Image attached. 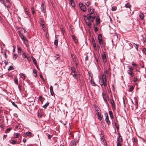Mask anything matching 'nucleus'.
Instances as JSON below:
<instances>
[{"mask_svg":"<svg viewBox=\"0 0 146 146\" xmlns=\"http://www.w3.org/2000/svg\"><path fill=\"white\" fill-rule=\"evenodd\" d=\"M105 115L106 116V118L105 119H109L107 113L105 114Z\"/></svg>","mask_w":146,"mask_h":146,"instance_id":"nucleus-64","label":"nucleus"},{"mask_svg":"<svg viewBox=\"0 0 146 146\" xmlns=\"http://www.w3.org/2000/svg\"><path fill=\"white\" fill-rule=\"evenodd\" d=\"M96 16L95 15H94V17L93 18L92 16H91L89 14H88L87 15L86 17L88 19L89 21V22H93L94 19L95 17Z\"/></svg>","mask_w":146,"mask_h":146,"instance_id":"nucleus-3","label":"nucleus"},{"mask_svg":"<svg viewBox=\"0 0 146 146\" xmlns=\"http://www.w3.org/2000/svg\"><path fill=\"white\" fill-rule=\"evenodd\" d=\"M110 103H111V104L112 106H114V101L113 100L111 99L110 100Z\"/></svg>","mask_w":146,"mask_h":146,"instance_id":"nucleus-33","label":"nucleus"},{"mask_svg":"<svg viewBox=\"0 0 146 146\" xmlns=\"http://www.w3.org/2000/svg\"><path fill=\"white\" fill-rule=\"evenodd\" d=\"M134 89V87L132 86H131L129 88V92H131Z\"/></svg>","mask_w":146,"mask_h":146,"instance_id":"nucleus-35","label":"nucleus"},{"mask_svg":"<svg viewBox=\"0 0 146 146\" xmlns=\"http://www.w3.org/2000/svg\"><path fill=\"white\" fill-rule=\"evenodd\" d=\"M69 4L70 5H71V6L73 7H75V4L73 0H70L69 1Z\"/></svg>","mask_w":146,"mask_h":146,"instance_id":"nucleus-9","label":"nucleus"},{"mask_svg":"<svg viewBox=\"0 0 146 146\" xmlns=\"http://www.w3.org/2000/svg\"><path fill=\"white\" fill-rule=\"evenodd\" d=\"M102 35L100 34H99L98 35V40H102Z\"/></svg>","mask_w":146,"mask_h":146,"instance_id":"nucleus-27","label":"nucleus"},{"mask_svg":"<svg viewBox=\"0 0 146 146\" xmlns=\"http://www.w3.org/2000/svg\"><path fill=\"white\" fill-rule=\"evenodd\" d=\"M96 111H97L98 116H99V115L101 114V113L100 112V111H99L98 110H97H97H96Z\"/></svg>","mask_w":146,"mask_h":146,"instance_id":"nucleus-61","label":"nucleus"},{"mask_svg":"<svg viewBox=\"0 0 146 146\" xmlns=\"http://www.w3.org/2000/svg\"><path fill=\"white\" fill-rule=\"evenodd\" d=\"M128 73L130 75V76H133V73L132 72V71H129V72H128Z\"/></svg>","mask_w":146,"mask_h":146,"instance_id":"nucleus-38","label":"nucleus"},{"mask_svg":"<svg viewBox=\"0 0 146 146\" xmlns=\"http://www.w3.org/2000/svg\"><path fill=\"white\" fill-rule=\"evenodd\" d=\"M49 104V102H47L43 106V107L44 108H46L47 107L48 105Z\"/></svg>","mask_w":146,"mask_h":146,"instance_id":"nucleus-26","label":"nucleus"},{"mask_svg":"<svg viewBox=\"0 0 146 146\" xmlns=\"http://www.w3.org/2000/svg\"><path fill=\"white\" fill-rule=\"evenodd\" d=\"M94 57L96 61L98 63V56H95Z\"/></svg>","mask_w":146,"mask_h":146,"instance_id":"nucleus-46","label":"nucleus"},{"mask_svg":"<svg viewBox=\"0 0 146 146\" xmlns=\"http://www.w3.org/2000/svg\"><path fill=\"white\" fill-rule=\"evenodd\" d=\"M121 142H118L117 144V146H121Z\"/></svg>","mask_w":146,"mask_h":146,"instance_id":"nucleus-60","label":"nucleus"},{"mask_svg":"<svg viewBox=\"0 0 146 146\" xmlns=\"http://www.w3.org/2000/svg\"><path fill=\"white\" fill-rule=\"evenodd\" d=\"M33 73L34 74V76L36 77L37 76L36 71L35 69H34L33 71Z\"/></svg>","mask_w":146,"mask_h":146,"instance_id":"nucleus-34","label":"nucleus"},{"mask_svg":"<svg viewBox=\"0 0 146 146\" xmlns=\"http://www.w3.org/2000/svg\"><path fill=\"white\" fill-rule=\"evenodd\" d=\"M102 142H103V144L105 146H107V144L106 143V141L105 140V139L103 140Z\"/></svg>","mask_w":146,"mask_h":146,"instance_id":"nucleus-39","label":"nucleus"},{"mask_svg":"<svg viewBox=\"0 0 146 146\" xmlns=\"http://www.w3.org/2000/svg\"><path fill=\"white\" fill-rule=\"evenodd\" d=\"M32 58L33 60V62L34 63L35 65V66H36L37 68H38V67L37 65V63L36 62V60L35 58H34L33 57H32Z\"/></svg>","mask_w":146,"mask_h":146,"instance_id":"nucleus-11","label":"nucleus"},{"mask_svg":"<svg viewBox=\"0 0 146 146\" xmlns=\"http://www.w3.org/2000/svg\"><path fill=\"white\" fill-rule=\"evenodd\" d=\"M46 135H47L48 138L49 139H50V138L52 137L53 135L52 134H51V135H49L48 133H46Z\"/></svg>","mask_w":146,"mask_h":146,"instance_id":"nucleus-24","label":"nucleus"},{"mask_svg":"<svg viewBox=\"0 0 146 146\" xmlns=\"http://www.w3.org/2000/svg\"><path fill=\"white\" fill-rule=\"evenodd\" d=\"M128 68L129 69V71H132L133 70V69L130 66H128Z\"/></svg>","mask_w":146,"mask_h":146,"instance_id":"nucleus-37","label":"nucleus"},{"mask_svg":"<svg viewBox=\"0 0 146 146\" xmlns=\"http://www.w3.org/2000/svg\"><path fill=\"white\" fill-rule=\"evenodd\" d=\"M88 11L89 13L90 14H93L94 12V9L92 7H90L88 9Z\"/></svg>","mask_w":146,"mask_h":146,"instance_id":"nucleus-10","label":"nucleus"},{"mask_svg":"<svg viewBox=\"0 0 146 146\" xmlns=\"http://www.w3.org/2000/svg\"><path fill=\"white\" fill-rule=\"evenodd\" d=\"M143 52L145 54H146V49L145 48H144L142 50Z\"/></svg>","mask_w":146,"mask_h":146,"instance_id":"nucleus-55","label":"nucleus"},{"mask_svg":"<svg viewBox=\"0 0 146 146\" xmlns=\"http://www.w3.org/2000/svg\"><path fill=\"white\" fill-rule=\"evenodd\" d=\"M58 40H55L54 42V44L56 45H58Z\"/></svg>","mask_w":146,"mask_h":146,"instance_id":"nucleus-53","label":"nucleus"},{"mask_svg":"<svg viewBox=\"0 0 146 146\" xmlns=\"http://www.w3.org/2000/svg\"><path fill=\"white\" fill-rule=\"evenodd\" d=\"M96 22L98 23V24H99L100 23V19L99 18H98V17H97L96 18Z\"/></svg>","mask_w":146,"mask_h":146,"instance_id":"nucleus-40","label":"nucleus"},{"mask_svg":"<svg viewBox=\"0 0 146 146\" xmlns=\"http://www.w3.org/2000/svg\"><path fill=\"white\" fill-rule=\"evenodd\" d=\"M22 56L23 58H25L27 57L26 54L25 53L23 54Z\"/></svg>","mask_w":146,"mask_h":146,"instance_id":"nucleus-52","label":"nucleus"},{"mask_svg":"<svg viewBox=\"0 0 146 146\" xmlns=\"http://www.w3.org/2000/svg\"><path fill=\"white\" fill-rule=\"evenodd\" d=\"M14 82L15 83L17 84V85L18 84V80L17 78H15L14 79Z\"/></svg>","mask_w":146,"mask_h":146,"instance_id":"nucleus-49","label":"nucleus"},{"mask_svg":"<svg viewBox=\"0 0 146 146\" xmlns=\"http://www.w3.org/2000/svg\"><path fill=\"white\" fill-rule=\"evenodd\" d=\"M106 122L108 124V125H110V121H109V119H105Z\"/></svg>","mask_w":146,"mask_h":146,"instance_id":"nucleus-41","label":"nucleus"},{"mask_svg":"<svg viewBox=\"0 0 146 146\" xmlns=\"http://www.w3.org/2000/svg\"><path fill=\"white\" fill-rule=\"evenodd\" d=\"M41 25L42 26V27L43 28L45 27V26L44 25V24L42 22V23H40Z\"/></svg>","mask_w":146,"mask_h":146,"instance_id":"nucleus-59","label":"nucleus"},{"mask_svg":"<svg viewBox=\"0 0 146 146\" xmlns=\"http://www.w3.org/2000/svg\"><path fill=\"white\" fill-rule=\"evenodd\" d=\"M19 35L21 38L23 40H25V39L24 38V36L22 35V34L21 33H20L19 34Z\"/></svg>","mask_w":146,"mask_h":146,"instance_id":"nucleus-25","label":"nucleus"},{"mask_svg":"<svg viewBox=\"0 0 146 146\" xmlns=\"http://www.w3.org/2000/svg\"><path fill=\"white\" fill-rule=\"evenodd\" d=\"M71 58L72 59V61L74 62H75L76 61V59L75 58V56L73 54H71Z\"/></svg>","mask_w":146,"mask_h":146,"instance_id":"nucleus-15","label":"nucleus"},{"mask_svg":"<svg viewBox=\"0 0 146 146\" xmlns=\"http://www.w3.org/2000/svg\"><path fill=\"white\" fill-rule=\"evenodd\" d=\"M116 7H112L111 10L112 11H114L116 10Z\"/></svg>","mask_w":146,"mask_h":146,"instance_id":"nucleus-54","label":"nucleus"},{"mask_svg":"<svg viewBox=\"0 0 146 146\" xmlns=\"http://www.w3.org/2000/svg\"><path fill=\"white\" fill-rule=\"evenodd\" d=\"M11 103H12V105L13 106H15L16 107H17V105L15 104V103L14 102H12Z\"/></svg>","mask_w":146,"mask_h":146,"instance_id":"nucleus-50","label":"nucleus"},{"mask_svg":"<svg viewBox=\"0 0 146 146\" xmlns=\"http://www.w3.org/2000/svg\"><path fill=\"white\" fill-rule=\"evenodd\" d=\"M85 21L86 22V24L90 22H89V21L87 18L86 19H85Z\"/></svg>","mask_w":146,"mask_h":146,"instance_id":"nucleus-58","label":"nucleus"},{"mask_svg":"<svg viewBox=\"0 0 146 146\" xmlns=\"http://www.w3.org/2000/svg\"><path fill=\"white\" fill-rule=\"evenodd\" d=\"M16 142H17V141H16L13 140L9 141L10 143L12 144H15Z\"/></svg>","mask_w":146,"mask_h":146,"instance_id":"nucleus-29","label":"nucleus"},{"mask_svg":"<svg viewBox=\"0 0 146 146\" xmlns=\"http://www.w3.org/2000/svg\"><path fill=\"white\" fill-rule=\"evenodd\" d=\"M19 75L21 78H23V80H25V76L23 74L21 73Z\"/></svg>","mask_w":146,"mask_h":146,"instance_id":"nucleus-17","label":"nucleus"},{"mask_svg":"<svg viewBox=\"0 0 146 146\" xmlns=\"http://www.w3.org/2000/svg\"><path fill=\"white\" fill-rule=\"evenodd\" d=\"M90 83L91 85L93 86H96V84H95V82L91 80L90 81Z\"/></svg>","mask_w":146,"mask_h":146,"instance_id":"nucleus-21","label":"nucleus"},{"mask_svg":"<svg viewBox=\"0 0 146 146\" xmlns=\"http://www.w3.org/2000/svg\"><path fill=\"white\" fill-rule=\"evenodd\" d=\"M102 95L104 101L106 103H107V99L108 98V96L104 92L102 93Z\"/></svg>","mask_w":146,"mask_h":146,"instance_id":"nucleus-6","label":"nucleus"},{"mask_svg":"<svg viewBox=\"0 0 146 146\" xmlns=\"http://www.w3.org/2000/svg\"><path fill=\"white\" fill-rule=\"evenodd\" d=\"M3 1L4 2V3H2L7 8H10L9 3V1L8 0H3Z\"/></svg>","mask_w":146,"mask_h":146,"instance_id":"nucleus-4","label":"nucleus"},{"mask_svg":"<svg viewBox=\"0 0 146 146\" xmlns=\"http://www.w3.org/2000/svg\"><path fill=\"white\" fill-rule=\"evenodd\" d=\"M98 31V28L97 27H94V31L95 32H96Z\"/></svg>","mask_w":146,"mask_h":146,"instance_id":"nucleus-62","label":"nucleus"},{"mask_svg":"<svg viewBox=\"0 0 146 146\" xmlns=\"http://www.w3.org/2000/svg\"><path fill=\"white\" fill-rule=\"evenodd\" d=\"M98 119L100 120H102V117L101 114L99 115V116H98Z\"/></svg>","mask_w":146,"mask_h":146,"instance_id":"nucleus-47","label":"nucleus"},{"mask_svg":"<svg viewBox=\"0 0 146 146\" xmlns=\"http://www.w3.org/2000/svg\"><path fill=\"white\" fill-rule=\"evenodd\" d=\"M137 138H134L133 141V145L136 144V143L137 142Z\"/></svg>","mask_w":146,"mask_h":146,"instance_id":"nucleus-30","label":"nucleus"},{"mask_svg":"<svg viewBox=\"0 0 146 146\" xmlns=\"http://www.w3.org/2000/svg\"><path fill=\"white\" fill-rule=\"evenodd\" d=\"M78 142V140L76 139L72 140L70 143V146H76V143Z\"/></svg>","mask_w":146,"mask_h":146,"instance_id":"nucleus-5","label":"nucleus"},{"mask_svg":"<svg viewBox=\"0 0 146 146\" xmlns=\"http://www.w3.org/2000/svg\"><path fill=\"white\" fill-rule=\"evenodd\" d=\"M106 77V75L105 74H103L102 77H100L99 78L100 83L102 88L106 87L107 85Z\"/></svg>","mask_w":146,"mask_h":146,"instance_id":"nucleus-1","label":"nucleus"},{"mask_svg":"<svg viewBox=\"0 0 146 146\" xmlns=\"http://www.w3.org/2000/svg\"><path fill=\"white\" fill-rule=\"evenodd\" d=\"M139 16L141 19H143L144 18V15L142 13H140L139 14Z\"/></svg>","mask_w":146,"mask_h":146,"instance_id":"nucleus-19","label":"nucleus"},{"mask_svg":"<svg viewBox=\"0 0 146 146\" xmlns=\"http://www.w3.org/2000/svg\"><path fill=\"white\" fill-rule=\"evenodd\" d=\"M43 4L42 5L41 7V9L42 12H43L44 13H45L46 12V8L43 5Z\"/></svg>","mask_w":146,"mask_h":146,"instance_id":"nucleus-12","label":"nucleus"},{"mask_svg":"<svg viewBox=\"0 0 146 146\" xmlns=\"http://www.w3.org/2000/svg\"><path fill=\"white\" fill-rule=\"evenodd\" d=\"M125 7H126V8H128L130 9V10H131V5L129 3H127L126 4H125Z\"/></svg>","mask_w":146,"mask_h":146,"instance_id":"nucleus-13","label":"nucleus"},{"mask_svg":"<svg viewBox=\"0 0 146 146\" xmlns=\"http://www.w3.org/2000/svg\"><path fill=\"white\" fill-rule=\"evenodd\" d=\"M32 134V133L30 132H27L25 134V135H24V137H26V135L28 136H31Z\"/></svg>","mask_w":146,"mask_h":146,"instance_id":"nucleus-14","label":"nucleus"},{"mask_svg":"<svg viewBox=\"0 0 146 146\" xmlns=\"http://www.w3.org/2000/svg\"><path fill=\"white\" fill-rule=\"evenodd\" d=\"M118 36L116 34H113V36L112 41H116L117 40Z\"/></svg>","mask_w":146,"mask_h":146,"instance_id":"nucleus-7","label":"nucleus"},{"mask_svg":"<svg viewBox=\"0 0 146 146\" xmlns=\"http://www.w3.org/2000/svg\"><path fill=\"white\" fill-rule=\"evenodd\" d=\"M85 4L88 7L90 4V2L89 1H87V2H86L85 3Z\"/></svg>","mask_w":146,"mask_h":146,"instance_id":"nucleus-43","label":"nucleus"},{"mask_svg":"<svg viewBox=\"0 0 146 146\" xmlns=\"http://www.w3.org/2000/svg\"><path fill=\"white\" fill-rule=\"evenodd\" d=\"M20 135V134L18 133H15L14 134V137L17 138Z\"/></svg>","mask_w":146,"mask_h":146,"instance_id":"nucleus-18","label":"nucleus"},{"mask_svg":"<svg viewBox=\"0 0 146 146\" xmlns=\"http://www.w3.org/2000/svg\"><path fill=\"white\" fill-rule=\"evenodd\" d=\"M109 114L110 115V117L111 119L113 118V114L112 112L111 111H110L109 112Z\"/></svg>","mask_w":146,"mask_h":146,"instance_id":"nucleus-16","label":"nucleus"},{"mask_svg":"<svg viewBox=\"0 0 146 146\" xmlns=\"http://www.w3.org/2000/svg\"><path fill=\"white\" fill-rule=\"evenodd\" d=\"M132 65L135 68H137L138 66L134 62H132L131 63Z\"/></svg>","mask_w":146,"mask_h":146,"instance_id":"nucleus-28","label":"nucleus"},{"mask_svg":"<svg viewBox=\"0 0 146 146\" xmlns=\"http://www.w3.org/2000/svg\"><path fill=\"white\" fill-rule=\"evenodd\" d=\"M102 59L103 62L104 63H106V62L107 60L106 59V56L105 52H103V53L102 55Z\"/></svg>","mask_w":146,"mask_h":146,"instance_id":"nucleus-8","label":"nucleus"},{"mask_svg":"<svg viewBox=\"0 0 146 146\" xmlns=\"http://www.w3.org/2000/svg\"><path fill=\"white\" fill-rule=\"evenodd\" d=\"M71 70L72 71V73H75L76 72V70L73 67H71Z\"/></svg>","mask_w":146,"mask_h":146,"instance_id":"nucleus-23","label":"nucleus"},{"mask_svg":"<svg viewBox=\"0 0 146 146\" xmlns=\"http://www.w3.org/2000/svg\"><path fill=\"white\" fill-rule=\"evenodd\" d=\"M11 129V128H9L7 129L5 131V133H8Z\"/></svg>","mask_w":146,"mask_h":146,"instance_id":"nucleus-45","label":"nucleus"},{"mask_svg":"<svg viewBox=\"0 0 146 146\" xmlns=\"http://www.w3.org/2000/svg\"><path fill=\"white\" fill-rule=\"evenodd\" d=\"M134 44L135 45L134 46L135 47L136 49H137V50H138V45L135 44Z\"/></svg>","mask_w":146,"mask_h":146,"instance_id":"nucleus-57","label":"nucleus"},{"mask_svg":"<svg viewBox=\"0 0 146 146\" xmlns=\"http://www.w3.org/2000/svg\"><path fill=\"white\" fill-rule=\"evenodd\" d=\"M31 9L32 12V13L34 14L35 13V9L33 7H31Z\"/></svg>","mask_w":146,"mask_h":146,"instance_id":"nucleus-44","label":"nucleus"},{"mask_svg":"<svg viewBox=\"0 0 146 146\" xmlns=\"http://www.w3.org/2000/svg\"><path fill=\"white\" fill-rule=\"evenodd\" d=\"M117 140L118 142H121L122 141V138L120 135H119V137L117 138Z\"/></svg>","mask_w":146,"mask_h":146,"instance_id":"nucleus-22","label":"nucleus"},{"mask_svg":"<svg viewBox=\"0 0 146 146\" xmlns=\"http://www.w3.org/2000/svg\"><path fill=\"white\" fill-rule=\"evenodd\" d=\"M99 43L101 45V47H102V46H103V42L102 41V40H98Z\"/></svg>","mask_w":146,"mask_h":146,"instance_id":"nucleus-31","label":"nucleus"},{"mask_svg":"<svg viewBox=\"0 0 146 146\" xmlns=\"http://www.w3.org/2000/svg\"><path fill=\"white\" fill-rule=\"evenodd\" d=\"M135 106H137L138 105V101L136 99H135Z\"/></svg>","mask_w":146,"mask_h":146,"instance_id":"nucleus-56","label":"nucleus"},{"mask_svg":"<svg viewBox=\"0 0 146 146\" xmlns=\"http://www.w3.org/2000/svg\"><path fill=\"white\" fill-rule=\"evenodd\" d=\"M1 53H2L3 54L4 56V57H5V58H7V56L6 55V53L5 52V51H1Z\"/></svg>","mask_w":146,"mask_h":146,"instance_id":"nucleus-42","label":"nucleus"},{"mask_svg":"<svg viewBox=\"0 0 146 146\" xmlns=\"http://www.w3.org/2000/svg\"><path fill=\"white\" fill-rule=\"evenodd\" d=\"M109 71V70H106L104 71V72L103 74H107Z\"/></svg>","mask_w":146,"mask_h":146,"instance_id":"nucleus-63","label":"nucleus"},{"mask_svg":"<svg viewBox=\"0 0 146 146\" xmlns=\"http://www.w3.org/2000/svg\"><path fill=\"white\" fill-rule=\"evenodd\" d=\"M14 69L13 67L12 66H10L9 68L8 69L9 70H11Z\"/></svg>","mask_w":146,"mask_h":146,"instance_id":"nucleus-48","label":"nucleus"},{"mask_svg":"<svg viewBox=\"0 0 146 146\" xmlns=\"http://www.w3.org/2000/svg\"><path fill=\"white\" fill-rule=\"evenodd\" d=\"M17 48L18 50V53H21L22 52V50L21 49V48L19 46H17Z\"/></svg>","mask_w":146,"mask_h":146,"instance_id":"nucleus-32","label":"nucleus"},{"mask_svg":"<svg viewBox=\"0 0 146 146\" xmlns=\"http://www.w3.org/2000/svg\"><path fill=\"white\" fill-rule=\"evenodd\" d=\"M25 13L26 14H27L28 15H29V11H28L27 9H25Z\"/></svg>","mask_w":146,"mask_h":146,"instance_id":"nucleus-51","label":"nucleus"},{"mask_svg":"<svg viewBox=\"0 0 146 146\" xmlns=\"http://www.w3.org/2000/svg\"><path fill=\"white\" fill-rule=\"evenodd\" d=\"M50 89L51 94L52 95V94L54 93V92L53 90V87L52 86H50Z\"/></svg>","mask_w":146,"mask_h":146,"instance_id":"nucleus-20","label":"nucleus"},{"mask_svg":"<svg viewBox=\"0 0 146 146\" xmlns=\"http://www.w3.org/2000/svg\"><path fill=\"white\" fill-rule=\"evenodd\" d=\"M79 5L81 9L83 11L85 12L86 11V8L85 5H84L82 3L80 2L79 3Z\"/></svg>","mask_w":146,"mask_h":146,"instance_id":"nucleus-2","label":"nucleus"},{"mask_svg":"<svg viewBox=\"0 0 146 146\" xmlns=\"http://www.w3.org/2000/svg\"><path fill=\"white\" fill-rule=\"evenodd\" d=\"M18 57V55L16 54H15L13 55V58L15 60Z\"/></svg>","mask_w":146,"mask_h":146,"instance_id":"nucleus-36","label":"nucleus"}]
</instances>
